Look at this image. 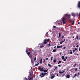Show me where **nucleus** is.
Masks as SVG:
<instances>
[{"mask_svg":"<svg viewBox=\"0 0 80 80\" xmlns=\"http://www.w3.org/2000/svg\"><path fill=\"white\" fill-rule=\"evenodd\" d=\"M55 77V76L53 75L51 76L50 78L51 79H53V78H54Z\"/></svg>","mask_w":80,"mask_h":80,"instance_id":"obj_8","label":"nucleus"},{"mask_svg":"<svg viewBox=\"0 0 80 80\" xmlns=\"http://www.w3.org/2000/svg\"><path fill=\"white\" fill-rule=\"evenodd\" d=\"M60 36H61V33H59V38H60Z\"/></svg>","mask_w":80,"mask_h":80,"instance_id":"obj_17","label":"nucleus"},{"mask_svg":"<svg viewBox=\"0 0 80 80\" xmlns=\"http://www.w3.org/2000/svg\"><path fill=\"white\" fill-rule=\"evenodd\" d=\"M48 66H49V67H51V65L50 64H48Z\"/></svg>","mask_w":80,"mask_h":80,"instance_id":"obj_34","label":"nucleus"},{"mask_svg":"<svg viewBox=\"0 0 80 80\" xmlns=\"http://www.w3.org/2000/svg\"><path fill=\"white\" fill-rule=\"evenodd\" d=\"M51 60H53V57H51Z\"/></svg>","mask_w":80,"mask_h":80,"instance_id":"obj_22","label":"nucleus"},{"mask_svg":"<svg viewBox=\"0 0 80 80\" xmlns=\"http://www.w3.org/2000/svg\"><path fill=\"white\" fill-rule=\"evenodd\" d=\"M39 69L40 70V71H41V72H43L44 71V68H39Z\"/></svg>","mask_w":80,"mask_h":80,"instance_id":"obj_4","label":"nucleus"},{"mask_svg":"<svg viewBox=\"0 0 80 80\" xmlns=\"http://www.w3.org/2000/svg\"><path fill=\"white\" fill-rule=\"evenodd\" d=\"M46 59L47 60H48V58H46Z\"/></svg>","mask_w":80,"mask_h":80,"instance_id":"obj_48","label":"nucleus"},{"mask_svg":"<svg viewBox=\"0 0 80 80\" xmlns=\"http://www.w3.org/2000/svg\"><path fill=\"white\" fill-rule=\"evenodd\" d=\"M78 24H80V22H78Z\"/></svg>","mask_w":80,"mask_h":80,"instance_id":"obj_56","label":"nucleus"},{"mask_svg":"<svg viewBox=\"0 0 80 80\" xmlns=\"http://www.w3.org/2000/svg\"><path fill=\"white\" fill-rule=\"evenodd\" d=\"M55 70H56V69H55V68L54 69V71H55Z\"/></svg>","mask_w":80,"mask_h":80,"instance_id":"obj_58","label":"nucleus"},{"mask_svg":"<svg viewBox=\"0 0 80 80\" xmlns=\"http://www.w3.org/2000/svg\"><path fill=\"white\" fill-rule=\"evenodd\" d=\"M63 42V41H62V42H60V44H62V43Z\"/></svg>","mask_w":80,"mask_h":80,"instance_id":"obj_26","label":"nucleus"},{"mask_svg":"<svg viewBox=\"0 0 80 80\" xmlns=\"http://www.w3.org/2000/svg\"><path fill=\"white\" fill-rule=\"evenodd\" d=\"M24 80H28L26 78H25L24 79Z\"/></svg>","mask_w":80,"mask_h":80,"instance_id":"obj_30","label":"nucleus"},{"mask_svg":"<svg viewBox=\"0 0 80 80\" xmlns=\"http://www.w3.org/2000/svg\"><path fill=\"white\" fill-rule=\"evenodd\" d=\"M64 38V36H62V38Z\"/></svg>","mask_w":80,"mask_h":80,"instance_id":"obj_44","label":"nucleus"},{"mask_svg":"<svg viewBox=\"0 0 80 80\" xmlns=\"http://www.w3.org/2000/svg\"><path fill=\"white\" fill-rule=\"evenodd\" d=\"M53 62H56V60H55V59L54 60H53Z\"/></svg>","mask_w":80,"mask_h":80,"instance_id":"obj_27","label":"nucleus"},{"mask_svg":"<svg viewBox=\"0 0 80 80\" xmlns=\"http://www.w3.org/2000/svg\"><path fill=\"white\" fill-rule=\"evenodd\" d=\"M48 32H47L46 33V35H48Z\"/></svg>","mask_w":80,"mask_h":80,"instance_id":"obj_28","label":"nucleus"},{"mask_svg":"<svg viewBox=\"0 0 80 80\" xmlns=\"http://www.w3.org/2000/svg\"><path fill=\"white\" fill-rule=\"evenodd\" d=\"M45 75V74H44L42 72V73H40L39 75V77H41V78H42V77H44Z\"/></svg>","mask_w":80,"mask_h":80,"instance_id":"obj_2","label":"nucleus"},{"mask_svg":"<svg viewBox=\"0 0 80 80\" xmlns=\"http://www.w3.org/2000/svg\"><path fill=\"white\" fill-rule=\"evenodd\" d=\"M36 58H34V61H36Z\"/></svg>","mask_w":80,"mask_h":80,"instance_id":"obj_35","label":"nucleus"},{"mask_svg":"<svg viewBox=\"0 0 80 80\" xmlns=\"http://www.w3.org/2000/svg\"><path fill=\"white\" fill-rule=\"evenodd\" d=\"M47 42H47V39H44V44H47Z\"/></svg>","mask_w":80,"mask_h":80,"instance_id":"obj_7","label":"nucleus"},{"mask_svg":"<svg viewBox=\"0 0 80 80\" xmlns=\"http://www.w3.org/2000/svg\"><path fill=\"white\" fill-rule=\"evenodd\" d=\"M76 76H77V74H75V76H74L73 77V78H75V77H76Z\"/></svg>","mask_w":80,"mask_h":80,"instance_id":"obj_24","label":"nucleus"},{"mask_svg":"<svg viewBox=\"0 0 80 80\" xmlns=\"http://www.w3.org/2000/svg\"><path fill=\"white\" fill-rule=\"evenodd\" d=\"M56 52V49H54L53 51V52Z\"/></svg>","mask_w":80,"mask_h":80,"instance_id":"obj_23","label":"nucleus"},{"mask_svg":"<svg viewBox=\"0 0 80 80\" xmlns=\"http://www.w3.org/2000/svg\"><path fill=\"white\" fill-rule=\"evenodd\" d=\"M61 22V20H58L56 21V22L55 23V24L56 25H59L60 24V23H59V22Z\"/></svg>","mask_w":80,"mask_h":80,"instance_id":"obj_3","label":"nucleus"},{"mask_svg":"<svg viewBox=\"0 0 80 80\" xmlns=\"http://www.w3.org/2000/svg\"><path fill=\"white\" fill-rule=\"evenodd\" d=\"M57 48H60V46H57Z\"/></svg>","mask_w":80,"mask_h":80,"instance_id":"obj_25","label":"nucleus"},{"mask_svg":"<svg viewBox=\"0 0 80 80\" xmlns=\"http://www.w3.org/2000/svg\"><path fill=\"white\" fill-rule=\"evenodd\" d=\"M61 52H60V55H61Z\"/></svg>","mask_w":80,"mask_h":80,"instance_id":"obj_63","label":"nucleus"},{"mask_svg":"<svg viewBox=\"0 0 80 80\" xmlns=\"http://www.w3.org/2000/svg\"><path fill=\"white\" fill-rule=\"evenodd\" d=\"M72 26H71V27H70V28H72Z\"/></svg>","mask_w":80,"mask_h":80,"instance_id":"obj_62","label":"nucleus"},{"mask_svg":"<svg viewBox=\"0 0 80 80\" xmlns=\"http://www.w3.org/2000/svg\"><path fill=\"white\" fill-rule=\"evenodd\" d=\"M78 54H77V55H78Z\"/></svg>","mask_w":80,"mask_h":80,"instance_id":"obj_60","label":"nucleus"},{"mask_svg":"<svg viewBox=\"0 0 80 80\" xmlns=\"http://www.w3.org/2000/svg\"><path fill=\"white\" fill-rule=\"evenodd\" d=\"M74 24V22H73L72 23V25H73Z\"/></svg>","mask_w":80,"mask_h":80,"instance_id":"obj_49","label":"nucleus"},{"mask_svg":"<svg viewBox=\"0 0 80 80\" xmlns=\"http://www.w3.org/2000/svg\"><path fill=\"white\" fill-rule=\"evenodd\" d=\"M79 48V51H80V48Z\"/></svg>","mask_w":80,"mask_h":80,"instance_id":"obj_52","label":"nucleus"},{"mask_svg":"<svg viewBox=\"0 0 80 80\" xmlns=\"http://www.w3.org/2000/svg\"><path fill=\"white\" fill-rule=\"evenodd\" d=\"M58 66L59 67H61V66L60 65H58Z\"/></svg>","mask_w":80,"mask_h":80,"instance_id":"obj_45","label":"nucleus"},{"mask_svg":"<svg viewBox=\"0 0 80 80\" xmlns=\"http://www.w3.org/2000/svg\"><path fill=\"white\" fill-rule=\"evenodd\" d=\"M57 77H58V74H57Z\"/></svg>","mask_w":80,"mask_h":80,"instance_id":"obj_50","label":"nucleus"},{"mask_svg":"<svg viewBox=\"0 0 80 80\" xmlns=\"http://www.w3.org/2000/svg\"><path fill=\"white\" fill-rule=\"evenodd\" d=\"M70 54H72L73 53V52H72V50H70Z\"/></svg>","mask_w":80,"mask_h":80,"instance_id":"obj_21","label":"nucleus"},{"mask_svg":"<svg viewBox=\"0 0 80 80\" xmlns=\"http://www.w3.org/2000/svg\"><path fill=\"white\" fill-rule=\"evenodd\" d=\"M48 46H49H49L50 47V43H49V44H48Z\"/></svg>","mask_w":80,"mask_h":80,"instance_id":"obj_40","label":"nucleus"},{"mask_svg":"<svg viewBox=\"0 0 80 80\" xmlns=\"http://www.w3.org/2000/svg\"><path fill=\"white\" fill-rule=\"evenodd\" d=\"M31 62H32V63H33V61H32V60H31Z\"/></svg>","mask_w":80,"mask_h":80,"instance_id":"obj_59","label":"nucleus"},{"mask_svg":"<svg viewBox=\"0 0 80 80\" xmlns=\"http://www.w3.org/2000/svg\"><path fill=\"white\" fill-rule=\"evenodd\" d=\"M38 64H39V63H38V64L37 63V64H36L35 66H38Z\"/></svg>","mask_w":80,"mask_h":80,"instance_id":"obj_29","label":"nucleus"},{"mask_svg":"<svg viewBox=\"0 0 80 80\" xmlns=\"http://www.w3.org/2000/svg\"><path fill=\"white\" fill-rule=\"evenodd\" d=\"M61 61H59V62H58V64H60V63H61Z\"/></svg>","mask_w":80,"mask_h":80,"instance_id":"obj_20","label":"nucleus"},{"mask_svg":"<svg viewBox=\"0 0 80 80\" xmlns=\"http://www.w3.org/2000/svg\"><path fill=\"white\" fill-rule=\"evenodd\" d=\"M65 15V17H68V19H70V15L67 14Z\"/></svg>","mask_w":80,"mask_h":80,"instance_id":"obj_5","label":"nucleus"},{"mask_svg":"<svg viewBox=\"0 0 80 80\" xmlns=\"http://www.w3.org/2000/svg\"><path fill=\"white\" fill-rule=\"evenodd\" d=\"M70 77V75H68L67 76V78H69Z\"/></svg>","mask_w":80,"mask_h":80,"instance_id":"obj_13","label":"nucleus"},{"mask_svg":"<svg viewBox=\"0 0 80 80\" xmlns=\"http://www.w3.org/2000/svg\"><path fill=\"white\" fill-rule=\"evenodd\" d=\"M62 41H63V42H65V39H64V40Z\"/></svg>","mask_w":80,"mask_h":80,"instance_id":"obj_36","label":"nucleus"},{"mask_svg":"<svg viewBox=\"0 0 80 80\" xmlns=\"http://www.w3.org/2000/svg\"><path fill=\"white\" fill-rule=\"evenodd\" d=\"M48 72L47 73H44V74H45V75H48Z\"/></svg>","mask_w":80,"mask_h":80,"instance_id":"obj_32","label":"nucleus"},{"mask_svg":"<svg viewBox=\"0 0 80 80\" xmlns=\"http://www.w3.org/2000/svg\"><path fill=\"white\" fill-rule=\"evenodd\" d=\"M78 75H80V73L79 72H78Z\"/></svg>","mask_w":80,"mask_h":80,"instance_id":"obj_37","label":"nucleus"},{"mask_svg":"<svg viewBox=\"0 0 80 80\" xmlns=\"http://www.w3.org/2000/svg\"><path fill=\"white\" fill-rule=\"evenodd\" d=\"M54 48H56V46H55Z\"/></svg>","mask_w":80,"mask_h":80,"instance_id":"obj_55","label":"nucleus"},{"mask_svg":"<svg viewBox=\"0 0 80 80\" xmlns=\"http://www.w3.org/2000/svg\"><path fill=\"white\" fill-rule=\"evenodd\" d=\"M45 46V45H42V46H40V48H42V47H43Z\"/></svg>","mask_w":80,"mask_h":80,"instance_id":"obj_15","label":"nucleus"},{"mask_svg":"<svg viewBox=\"0 0 80 80\" xmlns=\"http://www.w3.org/2000/svg\"><path fill=\"white\" fill-rule=\"evenodd\" d=\"M32 78H33V77L32 78H30V77H29L28 78L29 80H32Z\"/></svg>","mask_w":80,"mask_h":80,"instance_id":"obj_18","label":"nucleus"},{"mask_svg":"<svg viewBox=\"0 0 80 80\" xmlns=\"http://www.w3.org/2000/svg\"><path fill=\"white\" fill-rule=\"evenodd\" d=\"M64 72H65V71H63V72L59 71V73H60V74H62V73H63Z\"/></svg>","mask_w":80,"mask_h":80,"instance_id":"obj_11","label":"nucleus"},{"mask_svg":"<svg viewBox=\"0 0 80 80\" xmlns=\"http://www.w3.org/2000/svg\"><path fill=\"white\" fill-rule=\"evenodd\" d=\"M62 45H61V46H60V48H62Z\"/></svg>","mask_w":80,"mask_h":80,"instance_id":"obj_46","label":"nucleus"},{"mask_svg":"<svg viewBox=\"0 0 80 80\" xmlns=\"http://www.w3.org/2000/svg\"><path fill=\"white\" fill-rule=\"evenodd\" d=\"M78 47H79V46H78V45H77V46H76V47H77V48H78Z\"/></svg>","mask_w":80,"mask_h":80,"instance_id":"obj_41","label":"nucleus"},{"mask_svg":"<svg viewBox=\"0 0 80 80\" xmlns=\"http://www.w3.org/2000/svg\"><path fill=\"white\" fill-rule=\"evenodd\" d=\"M42 44H42H39V45H41Z\"/></svg>","mask_w":80,"mask_h":80,"instance_id":"obj_61","label":"nucleus"},{"mask_svg":"<svg viewBox=\"0 0 80 80\" xmlns=\"http://www.w3.org/2000/svg\"><path fill=\"white\" fill-rule=\"evenodd\" d=\"M40 63H42V59L41 58Z\"/></svg>","mask_w":80,"mask_h":80,"instance_id":"obj_19","label":"nucleus"},{"mask_svg":"<svg viewBox=\"0 0 80 80\" xmlns=\"http://www.w3.org/2000/svg\"><path fill=\"white\" fill-rule=\"evenodd\" d=\"M78 69L77 68H75V71H77V70Z\"/></svg>","mask_w":80,"mask_h":80,"instance_id":"obj_42","label":"nucleus"},{"mask_svg":"<svg viewBox=\"0 0 80 80\" xmlns=\"http://www.w3.org/2000/svg\"><path fill=\"white\" fill-rule=\"evenodd\" d=\"M62 60H63L64 61H66V59H65V57H64V56H62Z\"/></svg>","mask_w":80,"mask_h":80,"instance_id":"obj_6","label":"nucleus"},{"mask_svg":"<svg viewBox=\"0 0 80 80\" xmlns=\"http://www.w3.org/2000/svg\"><path fill=\"white\" fill-rule=\"evenodd\" d=\"M66 58V59H67V58H67V57H66V58Z\"/></svg>","mask_w":80,"mask_h":80,"instance_id":"obj_57","label":"nucleus"},{"mask_svg":"<svg viewBox=\"0 0 80 80\" xmlns=\"http://www.w3.org/2000/svg\"><path fill=\"white\" fill-rule=\"evenodd\" d=\"M76 65H77V64H75V65H74V66L75 67V66Z\"/></svg>","mask_w":80,"mask_h":80,"instance_id":"obj_54","label":"nucleus"},{"mask_svg":"<svg viewBox=\"0 0 80 80\" xmlns=\"http://www.w3.org/2000/svg\"><path fill=\"white\" fill-rule=\"evenodd\" d=\"M66 48V47H64V48H63V49H64V50H65V49Z\"/></svg>","mask_w":80,"mask_h":80,"instance_id":"obj_38","label":"nucleus"},{"mask_svg":"<svg viewBox=\"0 0 80 80\" xmlns=\"http://www.w3.org/2000/svg\"><path fill=\"white\" fill-rule=\"evenodd\" d=\"M63 20H64V21H65L66 20H67V19L66 18H65L63 19Z\"/></svg>","mask_w":80,"mask_h":80,"instance_id":"obj_31","label":"nucleus"},{"mask_svg":"<svg viewBox=\"0 0 80 80\" xmlns=\"http://www.w3.org/2000/svg\"><path fill=\"white\" fill-rule=\"evenodd\" d=\"M74 37H75V36H73V37H72V38H74Z\"/></svg>","mask_w":80,"mask_h":80,"instance_id":"obj_53","label":"nucleus"},{"mask_svg":"<svg viewBox=\"0 0 80 80\" xmlns=\"http://www.w3.org/2000/svg\"><path fill=\"white\" fill-rule=\"evenodd\" d=\"M78 8H80V2H79L78 3Z\"/></svg>","mask_w":80,"mask_h":80,"instance_id":"obj_9","label":"nucleus"},{"mask_svg":"<svg viewBox=\"0 0 80 80\" xmlns=\"http://www.w3.org/2000/svg\"><path fill=\"white\" fill-rule=\"evenodd\" d=\"M43 72H44V73H46V72H48V70H45V69H44Z\"/></svg>","mask_w":80,"mask_h":80,"instance_id":"obj_10","label":"nucleus"},{"mask_svg":"<svg viewBox=\"0 0 80 80\" xmlns=\"http://www.w3.org/2000/svg\"><path fill=\"white\" fill-rule=\"evenodd\" d=\"M49 40H50V39H47V42H48L49 41Z\"/></svg>","mask_w":80,"mask_h":80,"instance_id":"obj_33","label":"nucleus"},{"mask_svg":"<svg viewBox=\"0 0 80 80\" xmlns=\"http://www.w3.org/2000/svg\"><path fill=\"white\" fill-rule=\"evenodd\" d=\"M78 34H77V35L76 36V39H77V40H78Z\"/></svg>","mask_w":80,"mask_h":80,"instance_id":"obj_16","label":"nucleus"},{"mask_svg":"<svg viewBox=\"0 0 80 80\" xmlns=\"http://www.w3.org/2000/svg\"><path fill=\"white\" fill-rule=\"evenodd\" d=\"M75 50H73V52L75 53Z\"/></svg>","mask_w":80,"mask_h":80,"instance_id":"obj_47","label":"nucleus"},{"mask_svg":"<svg viewBox=\"0 0 80 80\" xmlns=\"http://www.w3.org/2000/svg\"><path fill=\"white\" fill-rule=\"evenodd\" d=\"M72 16H73V17H75V16L76 15L74 13H72Z\"/></svg>","mask_w":80,"mask_h":80,"instance_id":"obj_12","label":"nucleus"},{"mask_svg":"<svg viewBox=\"0 0 80 80\" xmlns=\"http://www.w3.org/2000/svg\"><path fill=\"white\" fill-rule=\"evenodd\" d=\"M62 22L63 24H65L66 23V22L64 21V20H62Z\"/></svg>","mask_w":80,"mask_h":80,"instance_id":"obj_14","label":"nucleus"},{"mask_svg":"<svg viewBox=\"0 0 80 80\" xmlns=\"http://www.w3.org/2000/svg\"><path fill=\"white\" fill-rule=\"evenodd\" d=\"M28 48H26V53H27L28 55V56H29L30 58H31V57H32V55H31L30 56V52H28Z\"/></svg>","mask_w":80,"mask_h":80,"instance_id":"obj_1","label":"nucleus"},{"mask_svg":"<svg viewBox=\"0 0 80 80\" xmlns=\"http://www.w3.org/2000/svg\"><path fill=\"white\" fill-rule=\"evenodd\" d=\"M79 68V69H80V67Z\"/></svg>","mask_w":80,"mask_h":80,"instance_id":"obj_64","label":"nucleus"},{"mask_svg":"<svg viewBox=\"0 0 80 80\" xmlns=\"http://www.w3.org/2000/svg\"><path fill=\"white\" fill-rule=\"evenodd\" d=\"M74 50H75V51L77 50V48H75Z\"/></svg>","mask_w":80,"mask_h":80,"instance_id":"obj_39","label":"nucleus"},{"mask_svg":"<svg viewBox=\"0 0 80 80\" xmlns=\"http://www.w3.org/2000/svg\"><path fill=\"white\" fill-rule=\"evenodd\" d=\"M53 27L54 28H56V26H53Z\"/></svg>","mask_w":80,"mask_h":80,"instance_id":"obj_43","label":"nucleus"},{"mask_svg":"<svg viewBox=\"0 0 80 80\" xmlns=\"http://www.w3.org/2000/svg\"><path fill=\"white\" fill-rule=\"evenodd\" d=\"M55 68V69H56V68H57V67H56Z\"/></svg>","mask_w":80,"mask_h":80,"instance_id":"obj_51","label":"nucleus"}]
</instances>
